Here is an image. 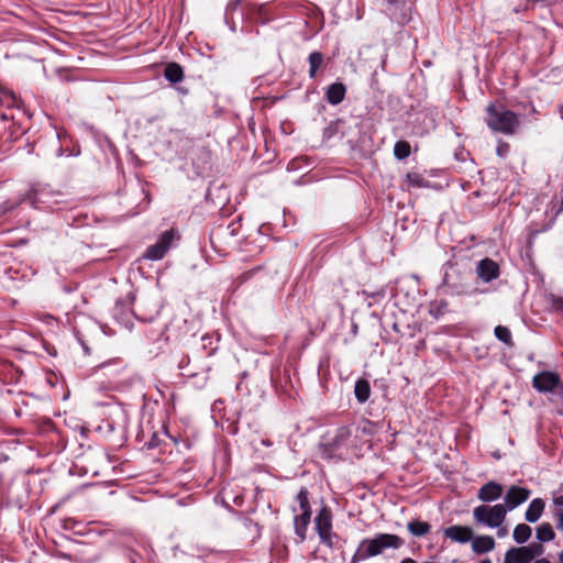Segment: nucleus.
I'll use <instances>...</instances> for the list:
<instances>
[{"instance_id":"39448f33","label":"nucleus","mask_w":563,"mask_h":563,"mask_svg":"<svg viewBox=\"0 0 563 563\" xmlns=\"http://www.w3.org/2000/svg\"><path fill=\"white\" fill-rule=\"evenodd\" d=\"M561 385V377L558 373L543 371L532 378V386L539 393H552Z\"/></svg>"},{"instance_id":"79ce46f5","label":"nucleus","mask_w":563,"mask_h":563,"mask_svg":"<svg viewBox=\"0 0 563 563\" xmlns=\"http://www.w3.org/2000/svg\"><path fill=\"white\" fill-rule=\"evenodd\" d=\"M479 563H492V561L489 559H485V560L481 561Z\"/></svg>"},{"instance_id":"c03bdc74","label":"nucleus","mask_w":563,"mask_h":563,"mask_svg":"<svg viewBox=\"0 0 563 563\" xmlns=\"http://www.w3.org/2000/svg\"><path fill=\"white\" fill-rule=\"evenodd\" d=\"M497 152H498V154H499V155H503V153H504V150H501V148H498V151H497Z\"/></svg>"},{"instance_id":"6ab92c4d","label":"nucleus","mask_w":563,"mask_h":563,"mask_svg":"<svg viewBox=\"0 0 563 563\" xmlns=\"http://www.w3.org/2000/svg\"><path fill=\"white\" fill-rule=\"evenodd\" d=\"M164 76L168 81L176 84L183 80L184 71L178 64L170 63L166 66Z\"/></svg>"},{"instance_id":"37998d69","label":"nucleus","mask_w":563,"mask_h":563,"mask_svg":"<svg viewBox=\"0 0 563 563\" xmlns=\"http://www.w3.org/2000/svg\"><path fill=\"white\" fill-rule=\"evenodd\" d=\"M407 20H406V16H402L398 22L399 23H405Z\"/></svg>"},{"instance_id":"9b49d317","label":"nucleus","mask_w":563,"mask_h":563,"mask_svg":"<svg viewBox=\"0 0 563 563\" xmlns=\"http://www.w3.org/2000/svg\"><path fill=\"white\" fill-rule=\"evenodd\" d=\"M472 550L476 554L490 552L495 549V540L490 536L472 537Z\"/></svg>"},{"instance_id":"58836bf2","label":"nucleus","mask_w":563,"mask_h":563,"mask_svg":"<svg viewBox=\"0 0 563 563\" xmlns=\"http://www.w3.org/2000/svg\"><path fill=\"white\" fill-rule=\"evenodd\" d=\"M197 253L203 258V249H197Z\"/></svg>"},{"instance_id":"b1692460","label":"nucleus","mask_w":563,"mask_h":563,"mask_svg":"<svg viewBox=\"0 0 563 563\" xmlns=\"http://www.w3.org/2000/svg\"><path fill=\"white\" fill-rule=\"evenodd\" d=\"M0 102L8 108L16 107L19 108L21 104L20 99L15 96L12 90L9 89H0Z\"/></svg>"},{"instance_id":"1a4fd4ad","label":"nucleus","mask_w":563,"mask_h":563,"mask_svg":"<svg viewBox=\"0 0 563 563\" xmlns=\"http://www.w3.org/2000/svg\"><path fill=\"white\" fill-rule=\"evenodd\" d=\"M504 494V487L497 482L490 481L483 485L477 494L479 500L484 503H493L499 499Z\"/></svg>"},{"instance_id":"c9c22d12","label":"nucleus","mask_w":563,"mask_h":563,"mask_svg":"<svg viewBox=\"0 0 563 563\" xmlns=\"http://www.w3.org/2000/svg\"><path fill=\"white\" fill-rule=\"evenodd\" d=\"M400 563H417L413 559L407 558L404 559Z\"/></svg>"},{"instance_id":"aec40b11","label":"nucleus","mask_w":563,"mask_h":563,"mask_svg":"<svg viewBox=\"0 0 563 563\" xmlns=\"http://www.w3.org/2000/svg\"><path fill=\"white\" fill-rule=\"evenodd\" d=\"M354 394L358 402L367 401L371 395L369 383L365 379H358L354 386Z\"/></svg>"},{"instance_id":"6e6552de","label":"nucleus","mask_w":563,"mask_h":563,"mask_svg":"<svg viewBox=\"0 0 563 563\" xmlns=\"http://www.w3.org/2000/svg\"><path fill=\"white\" fill-rule=\"evenodd\" d=\"M476 273H477V276L484 283H489V282L498 278V276L500 274L498 264L489 258H484L477 263Z\"/></svg>"},{"instance_id":"f8f14e48","label":"nucleus","mask_w":563,"mask_h":563,"mask_svg":"<svg viewBox=\"0 0 563 563\" xmlns=\"http://www.w3.org/2000/svg\"><path fill=\"white\" fill-rule=\"evenodd\" d=\"M345 93V86L341 82H334L328 87L325 98L330 104L336 106L344 100Z\"/></svg>"},{"instance_id":"2f4dec72","label":"nucleus","mask_w":563,"mask_h":563,"mask_svg":"<svg viewBox=\"0 0 563 563\" xmlns=\"http://www.w3.org/2000/svg\"><path fill=\"white\" fill-rule=\"evenodd\" d=\"M553 503L556 506H563V493H561V492L555 493L553 496Z\"/></svg>"},{"instance_id":"bb28decb","label":"nucleus","mask_w":563,"mask_h":563,"mask_svg":"<svg viewBox=\"0 0 563 563\" xmlns=\"http://www.w3.org/2000/svg\"><path fill=\"white\" fill-rule=\"evenodd\" d=\"M495 336L508 346H512V335L510 330L504 325H497L494 330Z\"/></svg>"},{"instance_id":"f03ea898","label":"nucleus","mask_w":563,"mask_h":563,"mask_svg":"<svg viewBox=\"0 0 563 563\" xmlns=\"http://www.w3.org/2000/svg\"><path fill=\"white\" fill-rule=\"evenodd\" d=\"M486 113V123L494 132L512 134L519 125V120L516 113L506 109L503 104H488Z\"/></svg>"},{"instance_id":"a211bd4d","label":"nucleus","mask_w":563,"mask_h":563,"mask_svg":"<svg viewBox=\"0 0 563 563\" xmlns=\"http://www.w3.org/2000/svg\"><path fill=\"white\" fill-rule=\"evenodd\" d=\"M532 529L526 523L517 525L512 532L514 540L519 544L526 543L530 539Z\"/></svg>"},{"instance_id":"ddd939ff","label":"nucleus","mask_w":563,"mask_h":563,"mask_svg":"<svg viewBox=\"0 0 563 563\" xmlns=\"http://www.w3.org/2000/svg\"><path fill=\"white\" fill-rule=\"evenodd\" d=\"M544 507H545V504H544L543 499H541V498L532 499L525 512V519L531 523L537 522L540 519V517L542 516Z\"/></svg>"},{"instance_id":"f3484780","label":"nucleus","mask_w":563,"mask_h":563,"mask_svg":"<svg viewBox=\"0 0 563 563\" xmlns=\"http://www.w3.org/2000/svg\"><path fill=\"white\" fill-rule=\"evenodd\" d=\"M351 437V429L349 427H340L336 431H335V434L330 443V446L333 449V450H339L341 448H343L347 440L350 439Z\"/></svg>"},{"instance_id":"2eb2a0df","label":"nucleus","mask_w":563,"mask_h":563,"mask_svg":"<svg viewBox=\"0 0 563 563\" xmlns=\"http://www.w3.org/2000/svg\"><path fill=\"white\" fill-rule=\"evenodd\" d=\"M242 5V0H232L229 2L225 10V21L230 24L232 31H235V15L238 14L241 19H243V11L240 9Z\"/></svg>"},{"instance_id":"a19ab883","label":"nucleus","mask_w":563,"mask_h":563,"mask_svg":"<svg viewBox=\"0 0 563 563\" xmlns=\"http://www.w3.org/2000/svg\"><path fill=\"white\" fill-rule=\"evenodd\" d=\"M560 562L563 563V551L559 554Z\"/></svg>"},{"instance_id":"c85d7f7f","label":"nucleus","mask_w":563,"mask_h":563,"mask_svg":"<svg viewBox=\"0 0 563 563\" xmlns=\"http://www.w3.org/2000/svg\"><path fill=\"white\" fill-rule=\"evenodd\" d=\"M167 249H147L142 258L150 261H159L165 256Z\"/></svg>"},{"instance_id":"473e14b6","label":"nucleus","mask_w":563,"mask_h":563,"mask_svg":"<svg viewBox=\"0 0 563 563\" xmlns=\"http://www.w3.org/2000/svg\"><path fill=\"white\" fill-rule=\"evenodd\" d=\"M552 303L556 310H560L563 312V298H554Z\"/></svg>"},{"instance_id":"423d86ee","label":"nucleus","mask_w":563,"mask_h":563,"mask_svg":"<svg viewBox=\"0 0 563 563\" xmlns=\"http://www.w3.org/2000/svg\"><path fill=\"white\" fill-rule=\"evenodd\" d=\"M530 495L531 490L526 487L510 486L504 495V504L501 506L506 508L507 512L511 511L526 503Z\"/></svg>"},{"instance_id":"412c9836","label":"nucleus","mask_w":563,"mask_h":563,"mask_svg":"<svg viewBox=\"0 0 563 563\" xmlns=\"http://www.w3.org/2000/svg\"><path fill=\"white\" fill-rule=\"evenodd\" d=\"M180 241V234L178 230L172 228L165 231L159 240L153 246H170L173 243Z\"/></svg>"},{"instance_id":"7ed1b4c3","label":"nucleus","mask_w":563,"mask_h":563,"mask_svg":"<svg viewBox=\"0 0 563 563\" xmlns=\"http://www.w3.org/2000/svg\"><path fill=\"white\" fill-rule=\"evenodd\" d=\"M507 511L501 504L494 506L481 505L473 509V518L477 525L499 528L506 520Z\"/></svg>"},{"instance_id":"9d476101","label":"nucleus","mask_w":563,"mask_h":563,"mask_svg":"<svg viewBox=\"0 0 563 563\" xmlns=\"http://www.w3.org/2000/svg\"><path fill=\"white\" fill-rule=\"evenodd\" d=\"M444 536L457 543H467L472 540L473 529L467 526H451L444 529Z\"/></svg>"},{"instance_id":"4be33fe9","label":"nucleus","mask_w":563,"mask_h":563,"mask_svg":"<svg viewBox=\"0 0 563 563\" xmlns=\"http://www.w3.org/2000/svg\"><path fill=\"white\" fill-rule=\"evenodd\" d=\"M407 528L409 532L416 537H423L430 531V525L420 520H412L408 522Z\"/></svg>"},{"instance_id":"dca6fc26","label":"nucleus","mask_w":563,"mask_h":563,"mask_svg":"<svg viewBox=\"0 0 563 563\" xmlns=\"http://www.w3.org/2000/svg\"><path fill=\"white\" fill-rule=\"evenodd\" d=\"M311 520V515L299 514L294 518L295 533L299 537L300 541L306 539V532Z\"/></svg>"},{"instance_id":"7c9ffc66","label":"nucleus","mask_w":563,"mask_h":563,"mask_svg":"<svg viewBox=\"0 0 563 563\" xmlns=\"http://www.w3.org/2000/svg\"><path fill=\"white\" fill-rule=\"evenodd\" d=\"M23 201H25V198L21 199L19 202L4 201L0 206V214L8 213L9 211L13 210L15 206H18L20 202H23Z\"/></svg>"},{"instance_id":"cd10ccee","label":"nucleus","mask_w":563,"mask_h":563,"mask_svg":"<svg viewBox=\"0 0 563 563\" xmlns=\"http://www.w3.org/2000/svg\"><path fill=\"white\" fill-rule=\"evenodd\" d=\"M394 155L397 159L402 161L410 155V145L406 141H398L394 145Z\"/></svg>"},{"instance_id":"c756f323","label":"nucleus","mask_w":563,"mask_h":563,"mask_svg":"<svg viewBox=\"0 0 563 563\" xmlns=\"http://www.w3.org/2000/svg\"><path fill=\"white\" fill-rule=\"evenodd\" d=\"M525 548L528 549V555L531 561L544 553V548L541 543H531Z\"/></svg>"},{"instance_id":"f257e3e1","label":"nucleus","mask_w":563,"mask_h":563,"mask_svg":"<svg viewBox=\"0 0 563 563\" xmlns=\"http://www.w3.org/2000/svg\"><path fill=\"white\" fill-rule=\"evenodd\" d=\"M402 540L396 534L379 533L373 539H364L353 556V562L380 554L385 549H398Z\"/></svg>"},{"instance_id":"5701e85b","label":"nucleus","mask_w":563,"mask_h":563,"mask_svg":"<svg viewBox=\"0 0 563 563\" xmlns=\"http://www.w3.org/2000/svg\"><path fill=\"white\" fill-rule=\"evenodd\" d=\"M555 537L552 526L549 522H543L537 528V539L540 542L552 541Z\"/></svg>"},{"instance_id":"393cba45","label":"nucleus","mask_w":563,"mask_h":563,"mask_svg":"<svg viewBox=\"0 0 563 563\" xmlns=\"http://www.w3.org/2000/svg\"><path fill=\"white\" fill-rule=\"evenodd\" d=\"M309 76L310 78H314L318 69L321 67L323 63V55L320 52H312L309 57Z\"/></svg>"},{"instance_id":"72a5a7b5","label":"nucleus","mask_w":563,"mask_h":563,"mask_svg":"<svg viewBox=\"0 0 563 563\" xmlns=\"http://www.w3.org/2000/svg\"><path fill=\"white\" fill-rule=\"evenodd\" d=\"M556 518H558L556 527H558V529L563 531V510H560L556 512Z\"/></svg>"},{"instance_id":"ea45409f","label":"nucleus","mask_w":563,"mask_h":563,"mask_svg":"<svg viewBox=\"0 0 563 563\" xmlns=\"http://www.w3.org/2000/svg\"><path fill=\"white\" fill-rule=\"evenodd\" d=\"M191 267L192 268H200V267H202V264L195 263V264L191 265Z\"/></svg>"},{"instance_id":"f704fd0d","label":"nucleus","mask_w":563,"mask_h":563,"mask_svg":"<svg viewBox=\"0 0 563 563\" xmlns=\"http://www.w3.org/2000/svg\"><path fill=\"white\" fill-rule=\"evenodd\" d=\"M508 534V529L506 527H499L497 530V536L499 538H505Z\"/></svg>"},{"instance_id":"a878e982","label":"nucleus","mask_w":563,"mask_h":563,"mask_svg":"<svg viewBox=\"0 0 563 563\" xmlns=\"http://www.w3.org/2000/svg\"><path fill=\"white\" fill-rule=\"evenodd\" d=\"M300 514L311 515V507L309 503V494L306 488H301L297 494Z\"/></svg>"},{"instance_id":"0eeeda50","label":"nucleus","mask_w":563,"mask_h":563,"mask_svg":"<svg viewBox=\"0 0 563 563\" xmlns=\"http://www.w3.org/2000/svg\"><path fill=\"white\" fill-rule=\"evenodd\" d=\"M25 200H29L30 205L35 209L48 210H53L54 205L58 202L54 199V194L48 189L33 190L27 195Z\"/></svg>"},{"instance_id":"a18cd8bd","label":"nucleus","mask_w":563,"mask_h":563,"mask_svg":"<svg viewBox=\"0 0 563 563\" xmlns=\"http://www.w3.org/2000/svg\"><path fill=\"white\" fill-rule=\"evenodd\" d=\"M497 152H498V154H499V155H503V153H504V150H501V148H498V151H497Z\"/></svg>"},{"instance_id":"e433bc0d","label":"nucleus","mask_w":563,"mask_h":563,"mask_svg":"<svg viewBox=\"0 0 563 563\" xmlns=\"http://www.w3.org/2000/svg\"><path fill=\"white\" fill-rule=\"evenodd\" d=\"M533 563H551V562L547 559H539V560L534 561Z\"/></svg>"},{"instance_id":"4468645a","label":"nucleus","mask_w":563,"mask_h":563,"mask_svg":"<svg viewBox=\"0 0 563 563\" xmlns=\"http://www.w3.org/2000/svg\"><path fill=\"white\" fill-rule=\"evenodd\" d=\"M531 560L528 555V549L525 547L510 548L504 558V563H530Z\"/></svg>"},{"instance_id":"20e7f679","label":"nucleus","mask_w":563,"mask_h":563,"mask_svg":"<svg viewBox=\"0 0 563 563\" xmlns=\"http://www.w3.org/2000/svg\"><path fill=\"white\" fill-rule=\"evenodd\" d=\"M314 528L322 543L332 547V512L323 506L314 518Z\"/></svg>"},{"instance_id":"4c0bfd02","label":"nucleus","mask_w":563,"mask_h":563,"mask_svg":"<svg viewBox=\"0 0 563 563\" xmlns=\"http://www.w3.org/2000/svg\"><path fill=\"white\" fill-rule=\"evenodd\" d=\"M386 2H387L389 5H397V4H398V0H386Z\"/></svg>"}]
</instances>
